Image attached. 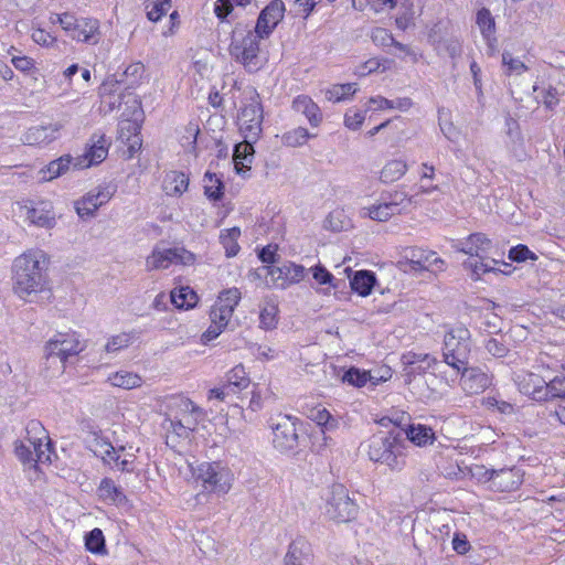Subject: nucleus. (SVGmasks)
<instances>
[{
    "mask_svg": "<svg viewBox=\"0 0 565 565\" xmlns=\"http://www.w3.org/2000/svg\"><path fill=\"white\" fill-rule=\"evenodd\" d=\"M411 364H420L419 369L423 371L433 367L438 363L437 359L427 353H414L413 359L409 361Z\"/></svg>",
    "mask_w": 565,
    "mask_h": 565,
    "instance_id": "nucleus-63",
    "label": "nucleus"
},
{
    "mask_svg": "<svg viewBox=\"0 0 565 565\" xmlns=\"http://www.w3.org/2000/svg\"><path fill=\"white\" fill-rule=\"evenodd\" d=\"M356 89V84L354 83L333 85L327 90V98L332 102H341L354 95Z\"/></svg>",
    "mask_w": 565,
    "mask_h": 565,
    "instance_id": "nucleus-45",
    "label": "nucleus"
},
{
    "mask_svg": "<svg viewBox=\"0 0 565 565\" xmlns=\"http://www.w3.org/2000/svg\"><path fill=\"white\" fill-rule=\"evenodd\" d=\"M366 455L375 463L399 472L406 467L408 443L403 429H391L373 434L365 441Z\"/></svg>",
    "mask_w": 565,
    "mask_h": 565,
    "instance_id": "nucleus-2",
    "label": "nucleus"
},
{
    "mask_svg": "<svg viewBox=\"0 0 565 565\" xmlns=\"http://www.w3.org/2000/svg\"><path fill=\"white\" fill-rule=\"evenodd\" d=\"M515 381L522 394L531 396L534 401H546V381L542 376L531 372H522Z\"/></svg>",
    "mask_w": 565,
    "mask_h": 565,
    "instance_id": "nucleus-23",
    "label": "nucleus"
},
{
    "mask_svg": "<svg viewBox=\"0 0 565 565\" xmlns=\"http://www.w3.org/2000/svg\"><path fill=\"white\" fill-rule=\"evenodd\" d=\"M97 493L98 497L107 503L121 505L127 502V497L121 487L117 486L111 478L106 477L102 479L97 488Z\"/></svg>",
    "mask_w": 565,
    "mask_h": 565,
    "instance_id": "nucleus-27",
    "label": "nucleus"
},
{
    "mask_svg": "<svg viewBox=\"0 0 565 565\" xmlns=\"http://www.w3.org/2000/svg\"><path fill=\"white\" fill-rule=\"evenodd\" d=\"M242 298V294L238 288L233 287L220 292L215 306L221 309H226L230 313H234L235 308L238 306Z\"/></svg>",
    "mask_w": 565,
    "mask_h": 565,
    "instance_id": "nucleus-42",
    "label": "nucleus"
},
{
    "mask_svg": "<svg viewBox=\"0 0 565 565\" xmlns=\"http://www.w3.org/2000/svg\"><path fill=\"white\" fill-rule=\"evenodd\" d=\"M241 235V231L238 227H232L221 232L220 241L226 250L227 257H233L237 255L239 250V245L237 244V238Z\"/></svg>",
    "mask_w": 565,
    "mask_h": 565,
    "instance_id": "nucleus-44",
    "label": "nucleus"
},
{
    "mask_svg": "<svg viewBox=\"0 0 565 565\" xmlns=\"http://www.w3.org/2000/svg\"><path fill=\"white\" fill-rule=\"evenodd\" d=\"M62 29L75 41L95 45L100 41L99 21L93 18H75L71 13L56 17Z\"/></svg>",
    "mask_w": 565,
    "mask_h": 565,
    "instance_id": "nucleus-11",
    "label": "nucleus"
},
{
    "mask_svg": "<svg viewBox=\"0 0 565 565\" xmlns=\"http://www.w3.org/2000/svg\"><path fill=\"white\" fill-rule=\"evenodd\" d=\"M285 10V4L281 0H273L262 10L253 29L267 39L284 19Z\"/></svg>",
    "mask_w": 565,
    "mask_h": 565,
    "instance_id": "nucleus-19",
    "label": "nucleus"
},
{
    "mask_svg": "<svg viewBox=\"0 0 565 565\" xmlns=\"http://www.w3.org/2000/svg\"><path fill=\"white\" fill-rule=\"evenodd\" d=\"M21 216L25 222L38 227L51 228L55 225V216L50 202L24 204L20 206Z\"/></svg>",
    "mask_w": 565,
    "mask_h": 565,
    "instance_id": "nucleus-20",
    "label": "nucleus"
},
{
    "mask_svg": "<svg viewBox=\"0 0 565 565\" xmlns=\"http://www.w3.org/2000/svg\"><path fill=\"white\" fill-rule=\"evenodd\" d=\"M47 255L42 249H29L13 262V291L26 300L33 294L47 289Z\"/></svg>",
    "mask_w": 565,
    "mask_h": 565,
    "instance_id": "nucleus-1",
    "label": "nucleus"
},
{
    "mask_svg": "<svg viewBox=\"0 0 565 565\" xmlns=\"http://www.w3.org/2000/svg\"><path fill=\"white\" fill-rule=\"evenodd\" d=\"M84 349L85 343L75 331L57 332L44 347L46 363L53 364L57 360V371L63 373L68 358L79 354Z\"/></svg>",
    "mask_w": 565,
    "mask_h": 565,
    "instance_id": "nucleus-9",
    "label": "nucleus"
},
{
    "mask_svg": "<svg viewBox=\"0 0 565 565\" xmlns=\"http://www.w3.org/2000/svg\"><path fill=\"white\" fill-rule=\"evenodd\" d=\"M182 413V420L190 431H193L198 424L205 417L204 411L189 398H182L179 404Z\"/></svg>",
    "mask_w": 565,
    "mask_h": 565,
    "instance_id": "nucleus-31",
    "label": "nucleus"
},
{
    "mask_svg": "<svg viewBox=\"0 0 565 565\" xmlns=\"http://www.w3.org/2000/svg\"><path fill=\"white\" fill-rule=\"evenodd\" d=\"M310 544L303 537L295 539L290 544L285 556V565H302V559L309 556Z\"/></svg>",
    "mask_w": 565,
    "mask_h": 565,
    "instance_id": "nucleus-36",
    "label": "nucleus"
},
{
    "mask_svg": "<svg viewBox=\"0 0 565 565\" xmlns=\"http://www.w3.org/2000/svg\"><path fill=\"white\" fill-rule=\"evenodd\" d=\"M509 258L512 262H518V263L525 262L527 259H532V260L537 259L536 255L533 252H531L527 246L522 245V244H520L515 247H512L509 250Z\"/></svg>",
    "mask_w": 565,
    "mask_h": 565,
    "instance_id": "nucleus-57",
    "label": "nucleus"
},
{
    "mask_svg": "<svg viewBox=\"0 0 565 565\" xmlns=\"http://www.w3.org/2000/svg\"><path fill=\"white\" fill-rule=\"evenodd\" d=\"M312 273L313 279L319 285H330L333 288H337L338 285L334 284V276L322 265L313 266L309 269Z\"/></svg>",
    "mask_w": 565,
    "mask_h": 565,
    "instance_id": "nucleus-54",
    "label": "nucleus"
},
{
    "mask_svg": "<svg viewBox=\"0 0 565 565\" xmlns=\"http://www.w3.org/2000/svg\"><path fill=\"white\" fill-rule=\"evenodd\" d=\"M120 137L121 138H125V130L127 129L128 131H131L134 132L135 135V138L132 140V142L129 145V152H130V157L134 156V153L136 151H138L141 147V141L140 139L138 138L137 136V131L139 129V126L136 121H131V120H121L120 121Z\"/></svg>",
    "mask_w": 565,
    "mask_h": 565,
    "instance_id": "nucleus-50",
    "label": "nucleus"
},
{
    "mask_svg": "<svg viewBox=\"0 0 565 565\" xmlns=\"http://www.w3.org/2000/svg\"><path fill=\"white\" fill-rule=\"evenodd\" d=\"M459 373L460 386L469 395L480 394L491 385V377L480 367L463 365Z\"/></svg>",
    "mask_w": 565,
    "mask_h": 565,
    "instance_id": "nucleus-22",
    "label": "nucleus"
},
{
    "mask_svg": "<svg viewBox=\"0 0 565 565\" xmlns=\"http://www.w3.org/2000/svg\"><path fill=\"white\" fill-rule=\"evenodd\" d=\"M204 194L209 200L218 201L223 196V181L216 173L205 172L204 174Z\"/></svg>",
    "mask_w": 565,
    "mask_h": 565,
    "instance_id": "nucleus-41",
    "label": "nucleus"
},
{
    "mask_svg": "<svg viewBox=\"0 0 565 565\" xmlns=\"http://www.w3.org/2000/svg\"><path fill=\"white\" fill-rule=\"evenodd\" d=\"M189 186V178L180 171H169L164 174L162 190L167 195L180 196Z\"/></svg>",
    "mask_w": 565,
    "mask_h": 565,
    "instance_id": "nucleus-28",
    "label": "nucleus"
},
{
    "mask_svg": "<svg viewBox=\"0 0 565 565\" xmlns=\"http://www.w3.org/2000/svg\"><path fill=\"white\" fill-rule=\"evenodd\" d=\"M233 315L230 313L226 309H221L217 306L213 305L210 311V320L213 324L218 326L220 328L224 329L227 327L230 320L232 319Z\"/></svg>",
    "mask_w": 565,
    "mask_h": 565,
    "instance_id": "nucleus-55",
    "label": "nucleus"
},
{
    "mask_svg": "<svg viewBox=\"0 0 565 565\" xmlns=\"http://www.w3.org/2000/svg\"><path fill=\"white\" fill-rule=\"evenodd\" d=\"M365 119V115L360 110H352L345 113L344 125L352 130H358Z\"/></svg>",
    "mask_w": 565,
    "mask_h": 565,
    "instance_id": "nucleus-61",
    "label": "nucleus"
},
{
    "mask_svg": "<svg viewBox=\"0 0 565 565\" xmlns=\"http://www.w3.org/2000/svg\"><path fill=\"white\" fill-rule=\"evenodd\" d=\"M297 418L290 415L278 414L270 417L269 427L273 433V446L280 452H288L298 446L296 428Z\"/></svg>",
    "mask_w": 565,
    "mask_h": 565,
    "instance_id": "nucleus-12",
    "label": "nucleus"
},
{
    "mask_svg": "<svg viewBox=\"0 0 565 565\" xmlns=\"http://www.w3.org/2000/svg\"><path fill=\"white\" fill-rule=\"evenodd\" d=\"M291 107L295 111L302 114L312 127H318L321 124L322 113L309 96H297L294 98Z\"/></svg>",
    "mask_w": 565,
    "mask_h": 565,
    "instance_id": "nucleus-25",
    "label": "nucleus"
},
{
    "mask_svg": "<svg viewBox=\"0 0 565 565\" xmlns=\"http://www.w3.org/2000/svg\"><path fill=\"white\" fill-rule=\"evenodd\" d=\"M25 433V438L14 444L18 459L29 468H35L39 463H50L54 452L44 426L39 420H30Z\"/></svg>",
    "mask_w": 565,
    "mask_h": 565,
    "instance_id": "nucleus-3",
    "label": "nucleus"
},
{
    "mask_svg": "<svg viewBox=\"0 0 565 565\" xmlns=\"http://www.w3.org/2000/svg\"><path fill=\"white\" fill-rule=\"evenodd\" d=\"M309 138H311L309 131L303 127H298L284 134L282 142L288 147H299L305 145Z\"/></svg>",
    "mask_w": 565,
    "mask_h": 565,
    "instance_id": "nucleus-46",
    "label": "nucleus"
},
{
    "mask_svg": "<svg viewBox=\"0 0 565 565\" xmlns=\"http://www.w3.org/2000/svg\"><path fill=\"white\" fill-rule=\"evenodd\" d=\"M32 40L44 47H52L56 43V38L44 29H34L31 34Z\"/></svg>",
    "mask_w": 565,
    "mask_h": 565,
    "instance_id": "nucleus-58",
    "label": "nucleus"
},
{
    "mask_svg": "<svg viewBox=\"0 0 565 565\" xmlns=\"http://www.w3.org/2000/svg\"><path fill=\"white\" fill-rule=\"evenodd\" d=\"M86 548L94 553L99 554L105 548V539L100 529L92 530L85 537Z\"/></svg>",
    "mask_w": 565,
    "mask_h": 565,
    "instance_id": "nucleus-49",
    "label": "nucleus"
},
{
    "mask_svg": "<svg viewBox=\"0 0 565 565\" xmlns=\"http://www.w3.org/2000/svg\"><path fill=\"white\" fill-rule=\"evenodd\" d=\"M370 376L369 373L365 371H360L359 369L351 367L347 372H344L342 376V381L344 383H348L350 385L361 387L363 386L367 381Z\"/></svg>",
    "mask_w": 565,
    "mask_h": 565,
    "instance_id": "nucleus-52",
    "label": "nucleus"
},
{
    "mask_svg": "<svg viewBox=\"0 0 565 565\" xmlns=\"http://www.w3.org/2000/svg\"><path fill=\"white\" fill-rule=\"evenodd\" d=\"M257 140H249L244 138V141L236 145L234 149L233 160L235 169L241 173L244 169H248L253 161L254 148L253 143Z\"/></svg>",
    "mask_w": 565,
    "mask_h": 565,
    "instance_id": "nucleus-34",
    "label": "nucleus"
},
{
    "mask_svg": "<svg viewBox=\"0 0 565 565\" xmlns=\"http://www.w3.org/2000/svg\"><path fill=\"white\" fill-rule=\"evenodd\" d=\"M542 103L548 109H554L558 104V92L555 87L548 86L542 90Z\"/></svg>",
    "mask_w": 565,
    "mask_h": 565,
    "instance_id": "nucleus-64",
    "label": "nucleus"
},
{
    "mask_svg": "<svg viewBox=\"0 0 565 565\" xmlns=\"http://www.w3.org/2000/svg\"><path fill=\"white\" fill-rule=\"evenodd\" d=\"M265 38L247 24L237 23L232 31L228 46L230 55L241 63L247 72L260 70L265 60L260 55L259 43Z\"/></svg>",
    "mask_w": 565,
    "mask_h": 565,
    "instance_id": "nucleus-4",
    "label": "nucleus"
},
{
    "mask_svg": "<svg viewBox=\"0 0 565 565\" xmlns=\"http://www.w3.org/2000/svg\"><path fill=\"white\" fill-rule=\"evenodd\" d=\"M471 352V333L463 326L449 329L444 337V362L460 372L463 365H468Z\"/></svg>",
    "mask_w": 565,
    "mask_h": 565,
    "instance_id": "nucleus-6",
    "label": "nucleus"
},
{
    "mask_svg": "<svg viewBox=\"0 0 565 565\" xmlns=\"http://www.w3.org/2000/svg\"><path fill=\"white\" fill-rule=\"evenodd\" d=\"M502 64L507 67L508 75H521L527 70L522 61L514 58L509 52L502 53Z\"/></svg>",
    "mask_w": 565,
    "mask_h": 565,
    "instance_id": "nucleus-53",
    "label": "nucleus"
},
{
    "mask_svg": "<svg viewBox=\"0 0 565 565\" xmlns=\"http://www.w3.org/2000/svg\"><path fill=\"white\" fill-rule=\"evenodd\" d=\"M107 382L114 387L132 390L140 387L143 383V380L139 374L135 372L120 370L110 373L107 377Z\"/></svg>",
    "mask_w": 565,
    "mask_h": 565,
    "instance_id": "nucleus-33",
    "label": "nucleus"
},
{
    "mask_svg": "<svg viewBox=\"0 0 565 565\" xmlns=\"http://www.w3.org/2000/svg\"><path fill=\"white\" fill-rule=\"evenodd\" d=\"M170 301L178 309H190L196 305L198 296L190 287H181L171 291Z\"/></svg>",
    "mask_w": 565,
    "mask_h": 565,
    "instance_id": "nucleus-39",
    "label": "nucleus"
},
{
    "mask_svg": "<svg viewBox=\"0 0 565 565\" xmlns=\"http://www.w3.org/2000/svg\"><path fill=\"white\" fill-rule=\"evenodd\" d=\"M109 141L104 135H93L92 145L84 154L85 164L82 167H90L103 162L108 154Z\"/></svg>",
    "mask_w": 565,
    "mask_h": 565,
    "instance_id": "nucleus-26",
    "label": "nucleus"
},
{
    "mask_svg": "<svg viewBox=\"0 0 565 565\" xmlns=\"http://www.w3.org/2000/svg\"><path fill=\"white\" fill-rule=\"evenodd\" d=\"M182 413V420L190 431H193L198 424L205 417L204 411L189 398H182L179 404Z\"/></svg>",
    "mask_w": 565,
    "mask_h": 565,
    "instance_id": "nucleus-32",
    "label": "nucleus"
},
{
    "mask_svg": "<svg viewBox=\"0 0 565 565\" xmlns=\"http://www.w3.org/2000/svg\"><path fill=\"white\" fill-rule=\"evenodd\" d=\"M444 52L456 62L462 54V42L457 38L446 39L443 44Z\"/></svg>",
    "mask_w": 565,
    "mask_h": 565,
    "instance_id": "nucleus-56",
    "label": "nucleus"
},
{
    "mask_svg": "<svg viewBox=\"0 0 565 565\" xmlns=\"http://www.w3.org/2000/svg\"><path fill=\"white\" fill-rule=\"evenodd\" d=\"M267 275L277 287L286 289L303 280L306 268L302 265L287 263L281 266L267 267Z\"/></svg>",
    "mask_w": 565,
    "mask_h": 565,
    "instance_id": "nucleus-17",
    "label": "nucleus"
},
{
    "mask_svg": "<svg viewBox=\"0 0 565 565\" xmlns=\"http://www.w3.org/2000/svg\"><path fill=\"white\" fill-rule=\"evenodd\" d=\"M79 168L82 167L81 159H76V162H74V159L71 154H64L60 157L58 159H55L51 161L49 164H46L44 168H42L39 171V180L42 182H49L52 181L63 174H65L71 167Z\"/></svg>",
    "mask_w": 565,
    "mask_h": 565,
    "instance_id": "nucleus-24",
    "label": "nucleus"
},
{
    "mask_svg": "<svg viewBox=\"0 0 565 565\" xmlns=\"http://www.w3.org/2000/svg\"><path fill=\"white\" fill-rule=\"evenodd\" d=\"M132 340L134 335L129 332L115 334L105 344V351L108 353H116L125 348H128Z\"/></svg>",
    "mask_w": 565,
    "mask_h": 565,
    "instance_id": "nucleus-48",
    "label": "nucleus"
},
{
    "mask_svg": "<svg viewBox=\"0 0 565 565\" xmlns=\"http://www.w3.org/2000/svg\"><path fill=\"white\" fill-rule=\"evenodd\" d=\"M484 478L490 483L492 490L512 492L518 490L523 483L524 472L516 467L498 470L489 469L486 470Z\"/></svg>",
    "mask_w": 565,
    "mask_h": 565,
    "instance_id": "nucleus-15",
    "label": "nucleus"
},
{
    "mask_svg": "<svg viewBox=\"0 0 565 565\" xmlns=\"http://www.w3.org/2000/svg\"><path fill=\"white\" fill-rule=\"evenodd\" d=\"M406 258L414 270L441 271L445 262L437 256L436 252L412 247L406 252Z\"/></svg>",
    "mask_w": 565,
    "mask_h": 565,
    "instance_id": "nucleus-21",
    "label": "nucleus"
},
{
    "mask_svg": "<svg viewBox=\"0 0 565 565\" xmlns=\"http://www.w3.org/2000/svg\"><path fill=\"white\" fill-rule=\"evenodd\" d=\"M455 248L458 252L479 259L469 258L463 262V267L471 270L473 278L479 279L481 275L497 270L494 265L498 264V260L489 257L493 248V244L484 234L473 233L467 238L458 241Z\"/></svg>",
    "mask_w": 565,
    "mask_h": 565,
    "instance_id": "nucleus-5",
    "label": "nucleus"
},
{
    "mask_svg": "<svg viewBox=\"0 0 565 565\" xmlns=\"http://www.w3.org/2000/svg\"><path fill=\"white\" fill-rule=\"evenodd\" d=\"M415 196H408L401 191L383 193L376 204L361 209L360 214L373 221L386 222L411 206Z\"/></svg>",
    "mask_w": 565,
    "mask_h": 565,
    "instance_id": "nucleus-10",
    "label": "nucleus"
},
{
    "mask_svg": "<svg viewBox=\"0 0 565 565\" xmlns=\"http://www.w3.org/2000/svg\"><path fill=\"white\" fill-rule=\"evenodd\" d=\"M90 448L97 457H105L109 451L114 454V446L100 436H95L92 440Z\"/></svg>",
    "mask_w": 565,
    "mask_h": 565,
    "instance_id": "nucleus-59",
    "label": "nucleus"
},
{
    "mask_svg": "<svg viewBox=\"0 0 565 565\" xmlns=\"http://www.w3.org/2000/svg\"><path fill=\"white\" fill-rule=\"evenodd\" d=\"M486 350L494 358H504L509 352V348L495 338L487 340Z\"/></svg>",
    "mask_w": 565,
    "mask_h": 565,
    "instance_id": "nucleus-60",
    "label": "nucleus"
},
{
    "mask_svg": "<svg viewBox=\"0 0 565 565\" xmlns=\"http://www.w3.org/2000/svg\"><path fill=\"white\" fill-rule=\"evenodd\" d=\"M189 468L193 477L209 492L226 494L233 487L235 479L233 471L220 461L202 462L196 468L189 465Z\"/></svg>",
    "mask_w": 565,
    "mask_h": 565,
    "instance_id": "nucleus-7",
    "label": "nucleus"
},
{
    "mask_svg": "<svg viewBox=\"0 0 565 565\" xmlns=\"http://www.w3.org/2000/svg\"><path fill=\"white\" fill-rule=\"evenodd\" d=\"M182 413V420L190 431H193L198 424L205 417L204 411L189 398H182L179 404Z\"/></svg>",
    "mask_w": 565,
    "mask_h": 565,
    "instance_id": "nucleus-30",
    "label": "nucleus"
},
{
    "mask_svg": "<svg viewBox=\"0 0 565 565\" xmlns=\"http://www.w3.org/2000/svg\"><path fill=\"white\" fill-rule=\"evenodd\" d=\"M546 401L552 398L565 399V375L562 377H554L548 383L546 382Z\"/></svg>",
    "mask_w": 565,
    "mask_h": 565,
    "instance_id": "nucleus-51",
    "label": "nucleus"
},
{
    "mask_svg": "<svg viewBox=\"0 0 565 565\" xmlns=\"http://www.w3.org/2000/svg\"><path fill=\"white\" fill-rule=\"evenodd\" d=\"M63 125L50 122L29 128L21 137V141L28 146L44 147L60 138Z\"/></svg>",
    "mask_w": 565,
    "mask_h": 565,
    "instance_id": "nucleus-18",
    "label": "nucleus"
},
{
    "mask_svg": "<svg viewBox=\"0 0 565 565\" xmlns=\"http://www.w3.org/2000/svg\"><path fill=\"white\" fill-rule=\"evenodd\" d=\"M375 275L367 270L355 271L350 280V285L353 291L362 297L369 296L375 284Z\"/></svg>",
    "mask_w": 565,
    "mask_h": 565,
    "instance_id": "nucleus-38",
    "label": "nucleus"
},
{
    "mask_svg": "<svg viewBox=\"0 0 565 565\" xmlns=\"http://www.w3.org/2000/svg\"><path fill=\"white\" fill-rule=\"evenodd\" d=\"M249 383V376L242 364L235 365L225 375V384L230 386L233 394H237L247 388Z\"/></svg>",
    "mask_w": 565,
    "mask_h": 565,
    "instance_id": "nucleus-37",
    "label": "nucleus"
},
{
    "mask_svg": "<svg viewBox=\"0 0 565 565\" xmlns=\"http://www.w3.org/2000/svg\"><path fill=\"white\" fill-rule=\"evenodd\" d=\"M313 420L321 427L326 429H332L337 427V419L331 416V414L326 409H318L316 415L313 416Z\"/></svg>",
    "mask_w": 565,
    "mask_h": 565,
    "instance_id": "nucleus-62",
    "label": "nucleus"
},
{
    "mask_svg": "<svg viewBox=\"0 0 565 565\" xmlns=\"http://www.w3.org/2000/svg\"><path fill=\"white\" fill-rule=\"evenodd\" d=\"M113 196L109 186L98 185L75 201L74 207L81 218L94 217L96 211L106 204Z\"/></svg>",
    "mask_w": 565,
    "mask_h": 565,
    "instance_id": "nucleus-16",
    "label": "nucleus"
},
{
    "mask_svg": "<svg viewBox=\"0 0 565 565\" xmlns=\"http://www.w3.org/2000/svg\"><path fill=\"white\" fill-rule=\"evenodd\" d=\"M476 24L482 38L492 39V33H495V21L489 9L481 8L477 11Z\"/></svg>",
    "mask_w": 565,
    "mask_h": 565,
    "instance_id": "nucleus-43",
    "label": "nucleus"
},
{
    "mask_svg": "<svg viewBox=\"0 0 565 565\" xmlns=\"http://www.w3.org/2000/svg\"><path fill=\"white\" fill-rule=\"evenodd\" d=\"M278 306L273 301H266L259 312V328L273 330L278 323Z\"/></svg>",
    "mask_w": 565,
    "mask_h": 565,
    "instance_id": "nucleus-40",
    "label": "nucleus"
},
{
    "mask_svg": "<svg viewBox=\"0 0 565 565\" xmlns=\"http://www.w3.org/2000/svg\"><path fill=\"white\" fill-rule=\"evenodd\" d=\"M244 98L237 116L239 131L244 138L258 140L263 128V106L256 89L248 87L243 93Z\"/></svg>",
    "mask_w": 565,
    "mask_h": 565,
    "instance_id": "nucleus-8",
    "label": "nucleus"
},
{
    "mask_svg": "<svg viewBox=\"0 0 565 565\" xmlns=\"http://www.w3.org/2000/svg\"><path fill=\"white\" fill-rule=\"evenodd\" d=\"M406 441H411L418 447L433 445L436 439L433 428L422 424H413L406 430H403Z\"/></svg>",
    "mask_w": 565,
    "mask_h": 565,
    "instance_id": "nucleus-29",
    "label": "nucleus"
},
{
    "mask_svg": "<svg viewBox=\"0 0 565 565\" xmlns=\"http://www.w3.org/2000/svg\"><path fill=\"white\" fill-rule=\"evenodd\" d=\"M146 8L148 19L152 22H157L171 8V0H150Z\"/></svg>",
    "mask_w": 565,
    "mask_h": 565,
    "instance_id": "nucleus-47",
    "label": "nucleus"
},
{
    "mask_svg": "<svg viewBox=\"0 0 565 565\" xmlns=\"http://www.w3.org/2000/svg\"><path fill=\"white\" fill-rule=\"evenodd\" d=\"M408 170V164L404 159L388 160L380 172V180L383 183H393L399 180Z\"/></svg>",
    "mask_w": 565,
    "mask_h": 565,
    "instance_id": "nucleus-35",
    "label": "nucleus"
},
{
    "mask_svg": "<svg viewBox=\"0 0 565 565\" xmlns=\"http://www.w3.org/2000/svg\"><path fill=\"white\" fill-rule=\"evenodd\" d=\"M326 513L338 522H349L358 514V505L350 498L348 489L340 483L332 484L327 500Z\"/></svg>",
    "mask_w": 565,
    "mask_h": 565,
    "instance_id": "nucleus-13",
    "label": "nucleus"
},
{
    "mask_svg": "<svg viewBox=\"0 0 565 565\" xmlns=\"http://www.w3.org/2000/svg\"><path fill=\"white\" fill-rule=\"evenodd\" d=\"M196 256L183 247L173 248H153L152 253L146 258V269L157 270L167 269L173 264H181L185 266L193 265Z\"/></svg>",
    "mask_w": 565,
    "mask_h": 565,
    "instance_id": "nucleus-14",
    "label": "nucleus"
}]
</instances>
